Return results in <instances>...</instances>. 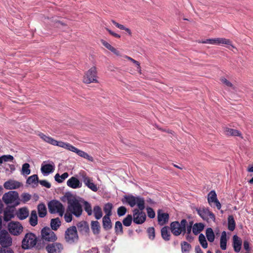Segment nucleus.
I'll return each instance as SVG.
<instances>
[{
	"instance_id": "obj_15",
	"label": "nucleus",
	"mask_w": 253,
	"mask_h": 253,
	"mask_svg": "<svg viewBox=\"0 0 253 253\" xmlns=\"http://www.w3.org/2000/svg\"><path fill=\"white\" fill-rule=\"evenodd\" d=\"M39 136L40 137L41 139H42L45 142L54 146H57L64 148L65 145L66 144V142H64L62 141H58L49 136L45 135L42 133H40L39 134Z\"/></svg>"
},
{
	"instance_id": "obj_59",
	"label": "nucleus",
	"mask_w": 253,
	"mask_h": 253,
	"mask_svg": "<svg viewBox=\"0 0 253 253\" xmlns=\"http://www.w3.org/2000/svg\"><path fill=\"white\" fill-rule=\"evenodd\" d=\"M192 222H190L189 224H187L186 225V235L191 234V230L192 229Z\"/></svg>"
},
{
	"instance_id": "obj_16",
	"label": "nucleus",
	"mask_w": 253,
	"mask_h": 253,
	"mask_svg": "<svg viewBox=\"0 0 253 253\" xmlns=\"http://www.w3.org/2000/svg\"><path fill=\"white\" fill-rule=\"evenodd\" d=\"M198 214L204 219L207 220L209 217L211 219H215L214 214L210 211L209 209L206 208H202L200 209H197L196 210Z\"/></svg>"
},
{
	"instance_id": "obj_25",
	"label": "nucleus",
	"mask_w": 253,
	"mask_h": 253,
	"mask_svg": "<svg viewBox=\"0 0 253 253\" xmlns=\"http://www.w3.org/2000/svg\"><path fill=\"white\" fill-rule=\"evenodd\" d=\"M29 214V211L27 208H22L19 209L16 215L19 219L24 220L28 216Z\"/></svg>"
},
{
	"instance_id": "obj_13",
	"label": "nucleus",
	"mask_w": 253,
	"mask_h": 253,
	"mask_svg": "<svg viewBox=\"0 0 253 253\" xmlns=\"http://www.w3.org/2000/svg\"><path fill=\"white\" fill-rule=\"evenodd\" d=\"M45 249L47 253H61L64 249V247L61 243L54 242L48 244Z\"/></svg>"
},
{
	"instance_id": "obj_23",
	"label": "nucleus",
	"mask_w": 253,
	"mask_h": 253,
	"mask_svg": "<svg viewBox=\"0 0 253 253\" xmlns=\"http://www.w3.org/2000/svg\"><path fill=\"white\" fill-rule=\"evenodd\" d=\"M242 241L241 239L236 235L233 237V247L235 252L239 253L241 249Z\"/></svg>"
},
{
	"instance_id": "obj_47",
	"label": "nucleus",
	"mask_w": 253,
	"mask_h": 253,
	"mask_svg": "<svg viewBox=\"0 0 253 253\" xmlns=\"http://www.w3.org/2000/svg\"><path fill=\"white\" fill-rule=\"evenodd\" d=\"M30 165L28 163H25L22 165V173L26 175L30 174L31 170L30 169Z\"/></svg>"
},
{
	"instance_id": "obj_50",
	"label": "nucleus",
	"mask_w": 253,
	"mask_h": 253,
	"mask_svg": "<svg viewBox=\"0 0 253 253\" xmlns=\"http://www.w3.org/2000/svg\"><path fill=\"white\" fill-rule=\"evenodd\" d=\"M21 201L24 204L26 203L31 199V195L28 193H23L21 195Z\"/></svg>"
},
{
	"instance_id": "obj_6",
	"label": "nucleus",
	"mask_w": 253,
	"mask_h": 253,
	"mask_svg": "<svg viewBox=\"0 0 253 253\" xmlns=\"http://www.w3.org/2000/svg\"><path fill=\"white\" fill-rule=\"evenodd\" d=\"M37 243L36 236L32 233H27L22 241V247L24 249H30L34 247Z\"/></svg>"
},
{
	"instance_id": "obj_46",
	"label": "nucleus",
	"mask_w": 253,
	"mask_h": 253,
	"mask_svg": "<svg viewBox=\"0 0 253 253\" xmlns=\"http://www.w3.org/2000/svg\"><path fill=\"white\" fill-rule=\"evenodd\" d=\"M13 159V157L10 155H3L0 157V164H2L3 162H12Z\"/></svg>"
},
{
	"instance_id": "obj_4",
	"label": "nucleus",
	"mask_w": 253,
	"mask_h": 253,
	"mask_svg": "<svg viewBox=\"0 0 253 253\" xmlns=\"http://www.w3.org/2000/svg\"><path fill=\"white\" fill-rule=\"evenodd\" d=\"M124 199L126 202L131 207H133L137 205L140 211L145 209V201L143 198L138 196L135 197L132 195L125 196Z\"/></svg>"
},
{
	"instance_id": "obj_56",
	"label": "nucleus",
	"mask_w": 253,
	"mask_h": 253,
	"mask_svg": "<svg viewBox=\"0 0 253 253\" xmlns=\"http://www.w3.org/2000/svg\"><path fill=\"white\" fill-rule=\"evenodd\" d=\"M101 43L108 49L110 50L111 51L114 49V47L112 46L110 43L108 42H106L103 40H101Z\"/></svg>"
},
{
	"instance_id": "obj_37",
	"label": "nucleus",
	"mask_w": 253,
	"mask_h": 253,
	"mask_svg": "<svg viewBox=\"0 0 253 253\" xmlns=\"http://www.w3.org/2000/svg\"><path fill=\"white\" fill-rule=\"evenodd\" d=\"M206 235L210 242H213L215 239V235L213 230L211 228H208L206 231Z\"/></svg>"
},
{
	"instance_id": "obj_51",
	"label": "nucleus",
	"mask_w": 253,
	"mask_h": 253,
	"mask_svg": "<svg viewBox=\"0 0 253 253\" xmlns=\"http://www.w3.org/2000/svg\"><path fill=\"white\" fill-rule=\"evenodd\" d=\"M147 233L149 239L153 240L155 237V229L154 227H149L147 229Z\"/></svg>"
},
{
	"instance_id": "obj_48",
	"label": "nucleus",
	"mask_w": 253,
	"mask_h": 253,
	"mask_svg": "<svg viewBox=\"0 0 253 253\" xmlns=\"http://www.w3.org/2000/svg\"><path fill=\"white\" fill-rule=\"evenodd\" d=\"M84 209L87 212L88 215H91L92 214V211L90 204L87 201H84Z\"/></svg>"
},
{
	"instance_id": "obj_62",
	"label": "nucleus",
	"mask_w": 253,
	"mask_h": 253,
	"mask_svg": "<svg viewBox=\"0 0 253 253\" xmlns=\"http://www.w3.org/2000/svg\"><path fill=\"white\" fill-rule=\"evenodd\" d=\"M112 22L114 24V25H115L117 28H119L120 29L124 30L125 28H126L124 25L116 22L114 20H112Z\"/></svg>"
},
{
	"instance_id": "obj_7",
	"label": "nucleus",
	"mask_w": 253,
	"mask_h": 253,
	"mask_svg": "<svg viewBox=\"0 0 253 253\" xmlns=\"http://www.w3.org/2000/svg\"><path fill=\"white\" fill-rule=\"evenodd\" d=\"M41 238L43 242H54L57 239L55 233L48 227H44L41 230Z\"/></svg>"
},
{
	"instance_id": "obj_28",
	"label": "nucleus",
	"mask_w": 253,
	"mask_h": 253,
	"mask_svg": "<svg viewBox=\"0 0 253 253\" xmlns=\"http://www.w3.org/2000/svg\"><path fill=\"white\" fill-rule=\"evenodd\" d=\"M102 225L105 230H110L112 228V224L110 216H104L102 219Z\"/></svg>"
},
{
	"instance_id": "obj_42",
	"label": "nucleus",
	"mask_w": 253,
	"mask_h": 253,
	"mask_svg": "<svg viewBox=\"0 0 253 253\" xmlns=\"http://www.w3.org/2000/svg\"><path fill=\"white\" fill-rule=\"evenodd\" d=\"M68 176V173L66 172L63 173L61 175H60L58 173L56 174L54 176V178L55 180L58 183H61Z\"/></svg>"
},
{
	"instance_id": "obj_43",
	"label": "nucleus",
	"mask_w": 253,
	"mask_h": 253,
	"mask_svg": "<svg viewBox=\"0 0 253 253\" xmlns=\"http://www.w3.org/2000/svg\"><path fill=\"white\" fill-rule=\"evenodd\" d=\"M181 247L182 253H188L191 248V246L187 242L184 241L181 242Z\"/></svg>"
},
{
	"instance_id": "obj_60",
	"label": "nucleus",
	"mask_w": 253,
	"mask_h": 253,
	"mask_svg": "<svg viewBox=\"0 0 253 253\" xmlns=\"http://www.w3.org/2000/svg\"><path fill=\"white\" fill-rule=\"evenodd\" d=\"M82 158L85 159L87 160L88 161L90 162H93V158L91 156L89 155L87 153L84 152V154L82 156Z\"/></svg>"
},
{
	"instance_id": "obj_17",
	"label": "nucleus",
	"mask_w": 253,
	"mask_h": 253,
	"mask_svg": "<svg viewBox=\"0 0 253 253\" xmlns=\"http://www.w3.org/2000/svg\"><path fill=\"white\" fill-rule=\"evenodd\" d=\"M208 201L211 206H212V203H214L218 210H220L221 208V204L217 198L216 194L214 190L211 191L208 196Z\"/></svg>"
},
{
	"instance_id": "obj_8",
	"label": "nucleus",
	"mask_w": 253,
	"mask_h": 253,
	"mask_svg": "<svg viewBox=\"0 0 253 253\" xmlns=\"http://www.w3.org/2000/svg\"><path fill=\"white\" fill-rule=\"evenodd\" d=\"M97 69L95 66H93L87 70L83 78V82L85 84L91 83H98L97 79Z\"/></svg>"
},
{
	"instance_id": "obj_18",
	"label": "nucleus",
	"mask_w": 253,
	"mask_h": 253,
	"mask_svg": "<svg viewBox=\"0 0 253 253\" xmlns=\"http://www.w3.org/2000/svg\"><path fill=\"white\" fill-rule=\"evenodd\" d=\"M82 176V180L85 186L93 192H96L98 190L97 186L93 182L91 178L87 176L86 174H83Z\"/></svg>"
},
{
	"instance_id": "obj_27",
	"label": "nucleus",
	"mask_w": 253,
	"mask_h": 253,
	"mask_svg": "<svg viewBox=\"0 0 253 253\" xmlns=\"http://www.w3.org/2000/svg\"><path fill=\"white\" fill-rule=\"evenodd\" d=\"M64 149H66L69 151L76 153L78 155L82 157L85 152L77 148L74 147L70 143H66Z\"/></svg>"
},
{
	"instance_id": "obj_55",
	"label": "nucleus",
	"mask_w": 253,
	"mask_h": 253,
	"mask_svg": "<svg viewBox=\"0 0 253 253\" xmlns=\"http://www.w3.org/2000/svg\"><path fill=\"white\" fill-rule=\"evenodd\" d=\"M147 212L149 217L151 218H153L155 217V212L152 208L150 207L147 208Z\"/></svg>"
},
{
	"instance_id": "obj_11",
	"label": "nucleus",
	"mask_w": 253,
	"mask_h": 253,
	"mask_svg": "<svg viewBox=\"0 0 253 253\" xmlns=\"http://www.w3.org/2000/svg\"><path fill=\"white\" fill-rule=\"evenodd\" d=\"M146 218V214L142 211L137 209H134L133 210V220L135 223L142 224L145 222Z\"/></svg>"
},
{
	"instance_id": "obj_12",
	"label": "nucleus",
	"mask_w": 253,
	"mask_h": 253,
	"mask_svg": "<svg viewBox=\"0 0 253 253\" xmlns=\"http://www.w3.org/2000/svg\"><path fill=\"white\" fill-rule=\"evenodd\" d=\"M8 229L11 234L17 236L22 233L23 226L18 222L11 221L8 224Z\"/></svg>"
},
{
	"instance_id": "obj_61",
	"label": "nucleus",
	"mask_w": 253,
	"mask_h": 253,
	"mask_svg": "<svg viewBox=\"0 0 253 253\" xmlns=\"http://www.w3.org/2000/svg\"><path fill=\"white\" fill-rule=\"evenodd\" d=\"M105 29L109 33V34L110 35H111L112 36H113L114 37L117 38H120L121 36L120 35L113 32V31H112L111 30H110L109 29H108L107 28H106Z\"/></svg>"
},
{
	"instance_id": "obj_54",
	"label": "nucleus",
	"mask_w": 253,
	"mask_h": 253,
	"mask_svg": "<svg viewBox=\"0 0 253 253\" xmlns=\"http://www.w3.org/2000/svg\"><path fill=\"white\" fill-rule=\"evenodd\" d=\"M0 253H14V252L8 247H0Z\"/></svg>"
},
{
	"instance_id": "obj_24",
	"label": "nucleus",
	"mask_w": 253,
	"mask_h": 253,
	"mask_svg": "<svg viewBox=\"0 0 253 253\" xmlns=\"http://www.w3.org/2000/svg\"><path fill=\"white\" fill-rule=\"evenodd\" d=\"M76 227L79 231L82 234L87 233L89 229L87 222L84 221L79 222L77 224Z\"/></svg>"
},
{
	"instance_id": "obj_33",
	"label": "nucleus",
	"mask_w": 253,
	"mask_h": 253,
	"mask_svg": "<svg viewBox=\"0 0 253 253\" xmlns=\"http://www.w3.org/2000/svg\"><path fill=\"white\" fill-rule=\"evenodd\" d=\"M224 132L226 135L229 136H241V133L239 130L228 127H225L224 128Z\"/></svg>"
},
{
	"instance_id": "obj_45",
	"label": "nucleus",
	"mask_w": 253,
	"mask_h": 253,
	"mask_svg": "<svg viewBox=\"0 0 253 253\" xmlns=\"http://www.w3.org/2000/svg\"><path fill=\"white\" fill-rule=\"evenodd\" d=\"M199 241L202 246V247L204 249H206L208 247V243L206 239L205 236L203 234H200L199 236Z\"/></svg>"
},
{
	"instance_id": "obj_39",
	"label": "nucleus",
	"mask_w": 253,
	"mask_h": 253,
	"mask_svg": "<svg viewBox=\"0 0 253 253\" xmlns=\"http://www.w3.org/2000/svg\"><path fill=\"white\" fill-rule=\"evenodd\" d=\"M93 212L94 216L96 219H100L102 216V211L101 208L99 206H95L93 208Z\"/></svg>"
},
{
	"instance_id": "obj_57",
	"label": "nucleus",
	"mask_w": 253,
	"mask_h": 253,
	"mask_svg": "<svg viewBox=\"0 0 253 253\" xmlns=\"http://www.w3.org/2000/svg\"><path fill=\"white\" fill-rule=\"evenodd\" d=\"M221 82L228 87H233L232 84L225 78H221Z\"/></svg>"
},
{
	"instance_id": "obj_32",
	"label": "nucleus",
	"mask_w": 253,
	"mask_h": 253,
	"mask_svg": "<svg viewBox=\"0 0 253 253\" xmlns=\"http://www.w3.org/2000/svg\"><path fill=\"white\" fill-rule=\"evenodd\" d=\"M61 226V221L58 217L52 218L50 221L51 229L56 231Z\"/></svg>"
},
{
	"instance_id": "obj_9",
	"label": "nucleus",
	"mask_w": 253,
	"mask_h": 253,
	"mask_svg": "<svg viewBox=\"0 0 253 253\" xmlns=\"http://www.w3.org/2000/svg\"><path fill=\"white\" fill-rule=\"evenodd\" d=\"M198 43H209L211 44H217L220 45L221 44H225L231 46L233 48H235L232 44V42L229 39L225 38H215V39H209L206 40L198 41Z\"/></svg>"
},
{
	"instance_id": "obj_20",
	"label": "nucleus",
	"mask_w": 253,
	"mask_h": 253,
	"mask_svg": "<svg viewBox=\"0 0 253 253\" xmlns=\"http://www.w3.org/2000/svg\"><path fill=\"white\" fill-rule=\"evenodd\" d=\"M67 185L73 189H77L82 186V183L80 180L74 176L71 177L67 181Z\"/></svg>"
},
{
	"instance_id": "obj_1",
	"label": "nucleus",
	"mask_w": 253,
	"mask_h": 253,
	"mask_svg": "<svg viewBox=\"0 0 253 253\" xmlns=\"http://www.w3.org/2000/svg\"><path fill=\"white\" fill-rule=\"evenodd\" d=\"M65 198L67 201V207L64 218L66 222L69 223L73 220V215L79 217L82 215L83 210L82 205L75 197L68 195Z\"/></svg>"
},
{
	"instance_id": "obj_52",
	"label": "nucleus",
	"mask_w": 253,
	"mask_h": 253,
	"mask_svg": "<svg viewBox=\"0 0 253 253\" xmlns=\"http://www.w3.org/2000/svg\"><path fill=\"white\" fill-rule=\"evenodd\" d=\"M126 212V209L124 206L119 207L117 210V214L119 216L124 215Z\"/></svg>"
},
{
	"instance_id": "obj_2",
	"label": "nucleus",
	"mask_w": 253,
	"mask_h": 253,
	"mask_svg": "<svg viewBox=\"0 0 253 253\" xmlns=\"http://www.w3.org/2000/svg\"><path fill=\"white\" fill-rule=\"evenodd\" d=\"M187 221L185 219H182L180 222L175 221L170 224L169 229L173 235L178 236L180 234L184 235L186 233V225Z\"/></svg>"
},
{
	"instance_id": "obj_5",
	"label": "nucleus",
	"mask_w": 253,
	"mask_h": 253,
	"mask_svg": "<svg viewBox=\"0 0 253 253\" xmlns=\"http://www.w3.org/2000/svg\"><path fill=\"white\" fill-rule=\"evenodd\" d=\"M49 212L51 214L58 213L59 216L64 215L65 208L63 204L57 200H52L48 203Z\"/></svg>"
},
{
	"instance_id": "obj_53",
	"label": "nucleus",
	"mask_w": 253,
	"mask_h": 253,
	"mask_svg": "<svg viewBox=\"0 0 253 253\" xmlns=\"http://www.w3.org/2000/svg\"><path fill=\"white\" fill-rule=\"evenodd\" d=\"M125 57L127 59L130 60L133 63H134L135 64H136V65L137 66V68L139 72L141 73V67H140V63L138 61H137L136 60L132 59L130 57H129L127 55H125Z\"/></svg>"
},
{
	"instance_id": "obj_3",
	"label": "nucleus",
	"mask_w": 253,
	"mask_h": 253,
	"mask_svg": "<svg viewBox=\"0 0 253 253\" xmlns=\"http://www.w3.org/2000/svg\"><path fill=\"white\" fill-rule=\"evenodd\" d=\"M64 239L66 242L69 244H73L78 241L79 236L76 226H70L66 229Z\"/></svg>"
},
{
	"instance_id": "obj_41",
	"label": "nucleus",
	"mask_w": 253,
	"mask_h": 253,
	"mask_svg": "<svg viewBox=\"0 0 253 253\" xmlns=\"http://www.w3.org/2000/svg\"><path fill=\"white\" fill-rule=\"evenodd\" d=\"M113 205L111 203H108L104 205L103 210L105 213V216H110L112 215V210Z\"/></svg>"
},
{
	"instance_id": "obj_31",
	"label": "nucleus",
	"mask_w": 253,
	"mask_h": 253,
	"mask_svg": "<svg viewBox=\"0 0 253 253\" xmlns=\"http://www.w3.org/2000/svg\"><path fill=\"white\" fill-rule=\"evenodd\" d=\"M227 244V235L225 231H223L221 233V235L220 239V247L222 250L226 249Z\"/></svg>"
},
{
	"instance_id": "obj_30",
	"label": "nucleus",
	"mask_w": 253,
	"mask_h": 253,
	"mask_svg": "<svg viewBox=\"0 0 253 253\" xmlns=\"http://www.w3.org/2000/svg\"><path fill=\"white\" fill-rule=\"evenodd\" d=\"M37 209L39 216L40 217L43 218L46 216L47 214V210L44 204L42 203L39 204L38 206Z\"/></svg>"
},
{
	"instance_id": "obj_58",
	"label": "nucleus",
	"mask_w": 253,
	"mask_h": 253,
	"mask_svg": "<svg viewBox=\"0 0 253 253\" xmlns=\"http://www.w3.org/2000/svg\"><path fill=\"white\" fill-rule=\"evenodd\" d=\"M39 182L42 186L45 187L47 188H50L51 187L50 183L45 180H40L39 181Z\"/></svg>"
},
{
	"instance_id": "obj_64",
	"label": "nucleus",
	"mask_w": 253,
	"mask_h": 253,
	"mask_svg": "<svg viewBox=\"0 0 253 253\" xmlns=\"http://www.w3.org/2000/svg\"><path fill=\"white\" fill-rule=\"evenodd\" d=\"M98 250L97 248H92L87 251L86 253H98Z\"/></svg>"
},
{
	"instance_id": "obj_63",
	"label": "nucleus",
	"mask_w": 253,
	"mask_h": 253,
	"mask_svg": "<svg viewBox=\"0 0 253 253\" xmlns=\"http://www.w3.org/2000/svg\"><path fill=\"white\" fill-rule=\"evenodd\" d=\"M243 246L245 250L247 251H249L250 250L249 243L248 241L246 240L244 241Z\"/></svg>"
},
{
	"instance_id": "obj_14",
	"label": "nucleus",
	"mask_w": 253,
	"mask_h": 253,
	"mask_svg": "<svg viewBox=\"0 0 253 253\" xmlns=\"http://www.w3.org/2000/svg\"><path fill=\"white\" fill-rule=\"evenodd\" d=\"M18 193L15 191H10L2 196V200L6 204H12L18 199Z\"/></svg>"
},
{
	"instance_id": "obj_49",
	"label": "nucleus",
	"mask_w": 253,
	"mask_h": 253,
	"mask_svg": "<svg viewBox=\"0 0 253 253\" xmlns=\"http://www.w3.org/2000/svg\"><path fill=\"white\" fill-rule=\"evenodd\" d=\"M132 220V216L130 214H128L126 218H125L123 220V224L126 226H129Z\"/></svg>"
},
{
	"instance_id": "obj_36",
	"label": "nucleus",
	"mask_w": 253,
	"mask_h": 253,
	"mask_svg": "<svg viewBox=\"0 0 253 253\" xmlns=\"http://www.w3.org/2000/svg\"><path fill=\"white\" fill-rule=\"evenodd\" d=\"M236 226V223L233 215H230L228 217V229L230 231H233Z\"/></svg>"
},
{
	"instance_id": "obj_34",
	"label": "nucleus",
	"mask_w": 253,
	"mask_h": 253,
	"mask_svg": "<svg viewBox=\"0 0 253 253\" xmlns=\"http://www.w3.org/2000/svg\"><path fill=\"white\" fill-rule=\"evenodd\" d=\"M29 222L31 226H35L38 224V216L36 211L33 210L31 211L29 219Z\"/></svg>"
},
{
	"instance_id": "obj_21",
	"label": "nucleus",
	"mask_w": 253,
	"mask_h": 253,
	"mask_svg": "<svg viewBox=\"0 0 253 253\" xmlns=\"http://www.w3.org/2000/svg\"><path fill=\"white\" fill-rule=\"evenodd\" d=\"M169 219V215L167 213L163 212L161 210L158 211V221L160 225L167 223Z\"/></svg>"
},
{
	"instance_id": "obj_26",
	"label": "nucleus",
	"mask_w": 253,
	"mask_h": 253,
	"mask_svg": "<svg viewBox=\"0 0 253 253\" xmlns=\"http://www.w3.org/2000/svg\"><path fill=\"white\" fill-rule=\"evenodd\" d=\"M54 169V166L53 164H46L42 165L41 167L42 172L44 175H47L52 172Z\"/></svg>"
},
{
	"instance_id": "obj_22",
	"label": "nucleus",
	"mask_w": 253,
	"mask_h": 253,
	"mask_svg": "<svg viewBox=\"0 0 253 253\" xmlns=\"http://www.w3.org/2000/svg\"><path fill=\"white\" fill-rule=\"evenodd\" d=\"M21 185V183L18 181L14 180H9L4 182L3 186L6 189L12 190L19 188Z\"/></svg>"
},
{
	"instance_id": "obj_19",
	"label": "nucleus",
	"mask_w": 253,
	"mask_h": 253,
	"mask_svg": "<svg viewBox=\"0 0 253 253\" xmlns=\"http://www.w3.org/2000/svg\"><path fill=\"white\" fill-rule=\"evenodd\" d=\"M15 210L14 206H7L3 212V220L5 221H8L14 217V211Z\"/></svg>"
},
{
	"instance_id": "obj_38",
	"label": "nucleus",
	"mask_w": 253,
	"mask_h": 253,
	"mask_svg": "<svg viewBox=\"0 0 253 253\" xmlns=\"http://www.w3.org/2000/svg\"><path fill=\"white\" fill-rule=\"evenodd\" d=\"M91 228L94 234H98L100 232V224L98 221H92L91 223Z\"/></svg>"
},
{
	"instance_id": "obj_40",
	"label": "nucleus",
	"mask_w": 253,
	"mask_h": 253,
	"mask_svg": "<svg viewBox=\"0 0 253 253\" xmlns=\"http://www.w3.org/2000/svg\"><path fill=\"white\" fill-rule=\"evenodd\" d=\"M115 231L117 235H122L124 233L122 223L120 221H117L115 225Z\"/></svg>"
},
{
	"instance_id": "obj_35",
	"label": "nucleus",
	"mask_w": 253,
	"mask_h": 253,
	"mask_svg": "<svg viewBox=\"0 0 253 253\" xmlns=\"http://www.w3.org/2000/svg\"><path fill=\"white\" fill-rule=\"evenodd\" d=\"M192 231L193 233L195 235H197L198 234L200 233V232H201L204 228V225L202 223H195L194 224V225L192 226Z\"/></svg>"
},
{
	"instance_id": "obj_29",
	"label": "nucleus",
	"mask_w": 253,
	"mask_h": 253,
	"mask_svg": "<svg viewBox=\"0 0 253 253\" xmlns=\"http://www.w3.org/2000/svg\"><path fill=\"white\" fill-rule=\"evenodd\" d=\"M169 227L167 226L163 227L161 230L162 238L166 241H169L170 239V233L169 231Z\"/></svg>"
},
{
	"instance_id": "obj_44",
	"label": "nucleus",
	"mask_w": 253,
	"mask_h": 253,
	"mask_svg": "<svg viewBox=\"0 0 253 253\" xmlns=\"http://www.w3.org/2000/svg\"><path fill=\"white\" fill-rule=\"evenodd\" d=\"M26 183L28 184H31L32 183L37 184V183H39L38 175L34 174L29 176L27 179Z\"/></svg>"
},
{
	"instance_id": "obj_10",
	"label": "nucleus",
	"mask_w": 253,
	"mask_h": 253,
	"mask_svg": "<svg viewBox=\"0 0 253 253\" xmlns=\"http://www.w3.org/2000/svg\"><path fill=\"white\" fill-rule=\"evenodd\" d=\"M12 238L5 230H2L0 232V244L2 247H9L11 246Z\"/></svg>"
}]
</instances>
